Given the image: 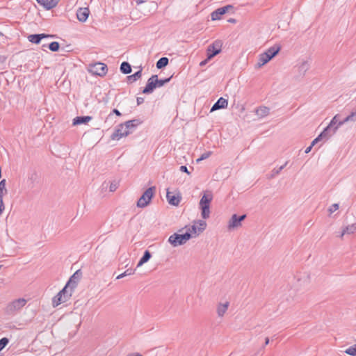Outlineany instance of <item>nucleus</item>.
Here are the masks:
<instances>
[{
	"label": "nucleus",
	"instance_id": "1",
	"mask_svg": "<svg viewBox=\"0 0 356 356\" xmlns=\"http://www.w3.org/2000/svg\"><path fill=\"white\" fill-rule=\"evenodd\" d=\"M213 200L211 192L204 193L200 201V209L203 219H207L210 216V203Z\"/></svg>",
	"mask_w": 356,
	"mask_h": 356
},
{
	"label": "nucleus",
	"instance_id": "2",
	"mask_svg": "<svg viewBox=\"0 0 356 356\" xmlns=\"http://www.w3.org/2000/svg\"><path fill=\"white\" fill-rule=\"evenodd\" d=\"M155 192V186H151L148 188L138 199L137 202V207L140 208H144L147 207L151 202V200L154 197Z\"/></svg>",
	"mask_w": 356,
	"mask_h": 356
},
{
	"label": "nucleus",
	"instance_id": "3",
	"mask_svg": "<svg viewBox=\"0 0 356 356\" xmlns=\"http://www.w3.org/2000/svg\"><path fill=\"white\" fill-rule=\"evenodd\" d=\"M191 237L192 236L190 232H186L182 234L175 233L169 237L168 242L172 246L177 247L186 243Z\"/></svg>",
	"mask_w": 356,
	"mask_h": 356
},
{
	"label": "nucleus",
	"instance_id": "4",
	"mask_svg": "<svg viewBox=\"0 0 356 356\" xmlns=\"http://www.w3.org/2000/svg\"><path fill=\"white\" fill-rule=\"evenodd\" d=\"M72 292L63 287L53 298L52 305L54 307H56L61 303L67 302L72 296Z\"/></svg>",
	"mask_w": 356,
	"mask_h": 356
},
{
	"label": "nucleus",
	"instance_id": "5",
	"mask_svg": "<svg viewBox=\"0 0 356 356\" xmlns=\"http://www.w3.org/2000/svg\"><path fill=\"white\" fill-rule=\"evenodd\" d=\"M81 273L79 270H76L70 278L65 286V289L72 293L73 290L76 287L77 284L81 279Z\"/></svg>",
	"mask_w": 356,
	"mask_h": 356
},
{
	"label": "nucleus",
	"instance_id": "6",
	"mask_svg": "<svg viewBox=\"0 0 356 356\" xmlns=\"http://www.w3.org/2000/svg\"><path fill=\"white\" fill-rule=\"evenodd\" d=\"M245 218V214L240 216H237L236 214H233L229 220L228 229H232L240 227L241 225V222L244 220Z\"/></svg>",
	"mask_w": 356,
	"mask_h": 356
},
{
	"label": "nucleus",
	"instance_id": "7",
	"mask_svg": "<svg viewBox=\"0 0 356 356\" xmlns=\"http://www.w3.org/2000/svg\"><path fill=\"white\" fill-rule=\"evenodd\" d=\"M131 133V131L129 130V129H125V125L124 124H120L118 126V128L115 131V132L111 135V138L113 140L120 139L122 137L127 136L129 134Z\"/></svg>",
	"mask_w": 356,
	"mask_h": 356
},
{
	"label": "nucleus",
	"instance_id": "8",
	"mask_svg": "<svg viewBox=\"0 0 356 356\" xmlns=\"http://www.w3.org/2000/svg\"><path fill=\"white\" fill-rule=\"evenodd\" d=\"M221 51V44L220 42H215L207 48V59H211Z\"/></svg>",
	"mask_w": 356,
	"mask_h": 356
},
{
	"label": "nucleus",
	"instance_id": "9",
	"mask_svg": "<svg viewBox=\"0 0 356 356\" xmlns=\"http://www.w3.org/2000/svg\"><path fill=\"white\" fill-rule=\"evenodd\" d=\"M233 6L227 5L223 7H220L213 12L211 13V17L212 20H218L220 19V17L227 13L229 10L233 9Z\"/></svg>",
	"mask_w": 356,
	"mask_h": 356
},
{
	"label": "nucleus",
	"instance_id": "10",
	"mask_svg": "<svg viewBox=\"0 0 356 356\" xmlns=\"http://www.w3.org/2000/svg\"><path fill=\"white\" fill-rule=\"evenodd\" d=\"M156 88H157V86H156V74H154L150 78L148 79V80L147 81V84L143 90V93L151 94L153 92L154 89Z\"/></svg>",
	"mask_w": 356,
	"mask_h": 356
},
{
	"label": "nucleus",
	"instance_id": "11",
	"mask_svg": "<svg viewBox=\"0 0 356 356\" xmlns=\"http://www.w3.org/2000/svg\"><path fill=\"white\" fill-rule=\"evenodd\" d=\"M90 71L95 74L102 76L107 72V66L104 63H97L92 67Z\"/></svg>",
	"mask_w": 356,
	"mask_h": 356
},
{
	"label": "nucleus",
	"instance_id": "12",
	"mask_svg": "<svg viewBox=\"0 0 356 356\" xmlns=\"http://www.w3.org/2000/svg\"><path fill=\"white\" fill-rule=\"evenodd\" d=\"M26 303L24 298H19L13 301L8 307L10 312L17 311L22 309Z\"/></svg>",
	"mask_w": 356,
	"mask_h": 356
},
{
	"label": "nucleus",
	"instance_id": "13",
	"mask_svg": "<svg viewBox=\"0 0 356 356\" xmlns=\"http://www.w3.org/2000/svg\"><path fill=\"white\" fill-rule=\"evenodd\" d=\"M90 14V10L88 8H80L76 12V17L79 21L84 22L87 20Z\"/></svg>",
	"mask_w": 356,
	"mask_h": 356
},
{
	"label": "nucleus",
	"instance_id": "14",
	"mask_svg": "<svg viewBox=\"0 0 356 356\" xmlns=\"http://www.w3.org/2000/svg\"><path fill=\"white\" fill-rule=\"evenodd\" d=\"M337 131V127L332 128L328 124L323 131L320 134V137H323L324 139L327 140L330 136L334 134Z\"/></svg>",
	"mask_w": 356,
	"mask_h": 356
},
{
	"label": "nucleus",
	"instance_id": "15",
	"mask_svg": "<svg viewBox=\"0 0 356 356\" xmlns=\"http://www.w3.org/2000/svg\"><path fill=\"white\" fill-rule=\"evenodd\" d=\"M166 198L168 203L173 206H178L181 200V197L179 195H175L168 190L167 191Z\"/></svg>",
	"mask_w": 356,
	"mask_h": 356
},
{
	"label": "nucleus",
	"instance_id": "16",
	"mask_svg": "<svg viewBox=\"0 0 356 356\" xmlns=\"http://www.w3.org/2000/svg\"><path fill=\"white\" fill-rule=\"evenodd\" d=\"M227 100L226 99H224L223 97H220L211 107V112H213L220 108H225L227 107Z\"/></svg>",
	"mask_w": 356,
	"mask_h": 356
},
{
	"label": "nucleus",
	"instance_id": "17",
	"mask_svg": "<svg viewBox=\"0 0 356 356\" xmlns=\"http://www.w3.org/2000/svg\"><path fill=\"white\" fill-rule=\"evenodd\" d=\"M37 2L47 10L56 7L58 3V0H37Z\"/></svg>",
	"mask_w": 356,
	"mask_h": 356
},
{
	"label": "nucleus",
	"instance_id": "18",
	"mask_svg": "<svg viewBox=\"0 0 356 356\" xmlns=\"http://www.w3.org/2000/svg\"><path fill=\"white\" fill-rule=\"evenodd\" d=\"M51 37V35L41 33V34H32L29 35L28 39L29 40L34 44H39L42 39Z\"/></svg>",
	"mask_w": 356,
	"mask_h": 356
},
{
	"label": "nucleus",
	"instance_id": "19",
	"mask_svg": "<svg viewBox=\"0 0 356 356\" xmlns=\"http://www.w3.org/2000/svg\"><path fill=\"white\" fill-rule=\"evenodd\" d=\"M143 121L140 119H134L131 120H128L124 122L125 129H129V130L133 131L140 124H142Z\"/></svg>",
	"mask_w": 356,
	"mask_h": 356
},
{
	"label": "nucleus",
	"instance_id": "20",
	"mask_svg": "<svg viewBox=\"0 0 356 356\" xmlns=\"http://www.w3.org/2000/svg\"><path fill=\"white\" fill-rule=\"evenodd\" d=\"M281 47L277 44H275L273 47H270L268 48L266 51L265 54L268 56V57L270 58V60L274 58L280 51Z\"/></svg>",
	"mask_w": 356,
	"mask_h": 356
},
{
	"label": "nucleus",
	"instance_id": "21",
	"mask_svg": "<svg viewBox=\"0 0 356 356\" xmlns=\"http://www.w3.org/2000/svg\"><path fill=\"white\" fill-rule=\"evenodd\" d=\"M92 120L91 116H77L73 119L72 124L74 126L79 125L81 124H87Z\"/></svg>",
	"mask_w": 356,
	"mask_h": 356
},
{
	"label": "nucleus",
	"instance_id": "22",
	"mask_svg": "<svg viewBox=\"0 0 356 356\" xmlns=\"http://www.w3.org/2000/svg\"><path fill=\"white\" fill-rule=\"evenodd\" d=\"M255 113L259 118H262L267 116L270 113V108L267 106H259L255 110Z\"/></svg>",
	"mask_w": 356,
	"mask_h": 356
},
{
	"label": "nucleus",
	"instance_id": "23",
	"mask_svg": "<svg viewBox=\"0 0 356 356\" xmlns=\"http://www.w3.org/2000/svg\"><path fill=\"white\" fill-rule=\"evenodd\" d=\"M229 305V302H225L223 304L220 303L218 305L217 314H218V316L222 317L224 316V314L226 313V312L228 309Z\"/></svg>",
	"mask_w": 356,
	"mask_h": 356
},
{
	"label": "nucleus",
	"instance_id": "24",
	"mask_svg": "<svg viewBox=\"0 0 356 356\" xmlns=\"http://www.w3.org/2000/svg\"><path fill=\"white\" fill-rule=\"evenodd\" d=\"M309 63L308 61H303L302 62L298 67V70L299 74L303 76H305V73L308 71L309 69Z\"/></svg>",
	"mask_w": 356,
	"mask_h": 356
},
{
	"label": "nucleus",
	"instance_id": "25",
	"mask_svg": "<svg viewBox=\"0 0 356 356\" xmlns=\"http://www.w3.org/2000/svg\"><path fill=\"white\" fill-rule=\"evenodd\" d=\"M356 232V224H352L346 226L342 231L340 237L342 238L345 234H351Z\"/></svg>",
	"mask_w": 356,
	"mask_h": 356
},
{
	"label": "nucleus",
	"instance_id": "26",
	"mask_svg": "<svg viewBox=\"0 0 356 356\" xmlns=\"http://www.w3.org/2000/svg\"><path fill=\"white\" fill-rule=\"evenodd\" d=\"M152 257V254L149 250H145L143 257L140 258L139 262L138 263L137 267H139L143 265L145 263L147 262Z\"/></svg>",
	"mask_w": 356,
	"mask_h": 356
},
{
	"label": "nucleus",
	"instance_id": "27",
	"mask_svg": "<svg viewBox=\"0 0 356 356\" xmlns=\"http://www.w3.org/2000/svg\"><path fill=\"white\" fill-rule=\"evenodd\" d=\"M141 76H142V68H140L138 71L135 72L134 74L128 76L127 77V82L133 83V82L137 81L138 79H139L141 77Z\"/></svg>",
	"mask_w": 356,
	"mask_h": 356
},
{
	"label": "nucleus",
	"instance_id": "28",
	"mask_svg": "<svg viewBox=\"0 0 356 356\" xmlns=\"http://www.w3.org/2000/svg\"><path fill=\"white\" fill-rule=\"evenodd\" d=\"M120 69L121 72L124 74H128L131 72V66L128 62L126 61H124L121 63Z\"/></svg>",
	"mask_w": 356,
	"mask_h": 356
},
{
	"label": "nucleus",
	"instance_id": "29",
	"mask_svg": "<svg viewBox=\"0 0 356 356\" xmlns=\"http://www.w3.org/2000/svg\"><path fill=\"white\" fill-rule=\"evenodd\" d=\"M39 176L36 172H33L28 176V181L30 182L31 187H33L35 184L38 183Z\"/></svg>",
	"mask_w": 356,
	"mask_h": 356
},
{
	"label": "nucleus",
	"instance_id": "30",
	"mask_svg": "<svg viewBox=\"0 0 356 356\" xmlns=\"http://www.w3.org/2000/svg\"><path fill=\"white\" fill-rule=\"evenodd\" d=\"M270 60V58L264 53L259 55L257 65L261 67Z\"/></svg>",
	"mask_w": 356,
	"mask_h": 356
},
{
	"label": "nucleus",
	"instance_id": "31",
	"mask_svg": "<svg viewBox=\"0 0 356 356\" xmlns=\"http://www.w3.org/2000/svg\"><path fill=\"white\" fill-rule=\"evenodd\" d=\"M356 121V110L355 111L351 112L346 118L342 120L341 122H339V124H343L346 122H355Z\"/></svg>",
	"mask_w": 356,
	"mask_h": 356
},
{
	"label": "nucleus",
	"instance_id": "32",
	"mask_svg": "<svg viewBox=\"0 0 356 356\" xmlns=\"http://www.w3.org/2000/svg\"><path fill=\"white\" fill-rule=\"evenodd\" d=\"M169 63V60L167 57L161 58L156 64V66L158 69H162L168 65Z\"/></svg>",
	"mask_w": 356,
	"mask_h": 356
},
{
	"label": "nucleus",
	"instance_id": "33",
	"mask_svg": "<svg viewBox=\"0 0 356 356\" xmlns=\"http://www.w3.org/2000/svg\"><path fill=\"white\" fill-rule=\"evenodd\" d=\"M341 121H342V120H341L339 119V115H336L331 120V121L329 124L330 127H332V128H334V127H337V129H338L339 127L342 125V124H339V122H341Z\"/></svg>",
	"mask_w": 356,
	"mask_h": 356
},
{
	"label": "nucleus",
	"instance_id": "34",
	"mask_svg": "<svg viewBox=\"0 0 356 356\" xmlns=\"http://www.w3.org/2000/svg\"><path fill=\"white\" fill-rule=\"evenodd\" d=\"M288 161H286L283 165L280 166L278 169H273L271 172L270 175L268 176V179H273L277 175L280 173V172L286 167Z\"/></svg>",
	"mask_w": 356,
	"mask_h": 356
},
{
	"label": "nucleus",
	"instance_id": "35",
	"mask_svg": "<svg viewBox=\"0 0 356 356\" xmlns=\"http://www.w3.org/2000/svg\"><path fill=\"white\" fill-rule=\"evenodd\" d=\"M6 181L5 179L0 181V197H3V196L7 193L8 191L6 188Z\"/></svg>",
	"mask_w": 356,
	"mask_h": 356
},
{
	"label": "nucleus",
	"instance_id": "36",
	"mask_svg": "<svg viewBox=\"0 0 356 356\" xmlns=\"http://www.w3.org/2000/svg\"><path fill=\"white\" fill-rule=\"evenodd\" d=\"M172 77V76H171L168 78L164 79H159L158 76L156 75V82L157 88H160V87L164 86L165 83L170 82Z\"/></svg>",
	"mask_w": 356,
	"mask_h": 356
},
{
	"label": "nucleus",
	"instance_id": "37",
	"mask_svg": "<svg viewBox=\"0 0 356 356\" xmlns=\"http://www.w3.org/2000/svg\"><path fill=\"white\" fill-rule=\"evenodd\" d=\"M195 225H197V227L198 228L199 233L202 232L206 229V227H207L206 222L202 220H197V222H195Z\"/></svg>",
	"mask_w": 356,
	"mask_h": 356
},
{
	"label": "nucleus",
	"instance_id": "38",
	"mask_svg": "<svg viewBox=\"0 0 356 356\" xmlns=\"http://www.w3.org/2000/svg\"><path fill=\"white\" fill-rule=\"evenodd\" d=\"M344 353L350 356H356V344L347 348Z\"/></svg>",
	"mask_w": 356,
	"mask_h": 356
},
{
	"label": "nucleus",
	"instance_id": "39",
	"mask_svg": "<svg viewBox=\"0 0 356 356\" xmlns=\"http://www.w3.org/2000/svg\"><path fill=\"white\" fill-rule=\"evenodd\" d=\"M59 48H60V44L58 42H51L49 44V49L51 51H58Z\"/></svg>",
	"mask_w": 356,
	"mask_h": 356
},
{
	"label": "nucleus",
	"instance_id": "40",
	"mask_svg": "<svg viewBox=\"0 0 356 356\" xmlns=\"http://www.w3.org/2000/svg\"><path fill=\"white\" fill-rule=\"evenodd\" d=\"M134 272H135L134 270L127 269L123 273H121L120 275L117 276L116 279L119 280V279L123 278L125 276L133 275L134 273Z\"/></svg>",
	"mask_w": 356,
	"mask_h": 356
},
{
	"label": "nucleus",
	"instance_id": "41",
	"mask_svg": "<svg viewBox=\"0 0 356 356\" xmlns=\"http://www.w3.org/2000/svg\"><path fill=\"white\" fill-rule=\"evenodd\" d=\"M186 232H190L191 235L193 234L195 236H197L200 234L198 232V228L196 225H193L190 227Z\"/></svg>",
	"mask_w": 356,
	"mask_h": 356
},
{
	"label": "nucleus",
	"instance_id": "42",
	"mask_svg": "<svg viewBox=\"0 0 356 356\" xmlns=\"http://www.w3.org/2000/svg\"><path fill=\"white\" fill-rule=\"evenodd\" d=\"M9 340L6 337H3L0 339V352L7 346Z\"/></svg>",
	"mask_w": 356,
	"mask_h": 356
},
{
	"label": "nucleus",
	"instance_id": "43",
	"mask_svg": "<svg viewBox=\"0 0 356 356\" xmlns=\"http://www.w3.org/2000/svg\"><path fill=\"white\" fill-rule=\"evenodd\" d=\"M211 154V152H207L202 154V156L197 159V162H200V161H202L204 159H206L209 158Z\"/></svg>",
	"mask_w": 356,
	"mask_h": 356
},
{
	"label": "nucleus",
	"instance_id": "44",
	"mask_svg": "<svg viewBox=\"0 0 356 356\" xmlns=\"http://www.w3.org/2000/svg\"><path fill=\"white\" fill-rule=\"evenodd\" d=\"M118 184L117 182L115 181H113L111 184L110 185V187H109V190L111 192H114L116 191V189L118 188Z\"/></svg>",
	"mask_w": 356,
	"mask_h": 356
},
{
	"label": "nucleus",
	"instance_id": "45",
	"mask_svg": "<svg viewBox=\"0 0 356 356\" xmlns=\"http://www.w3.org/2000/svg\"><path fill=\"white\" fill-rule=\"evenodd\" d=\"M339 209V204H333L329 209V211L330 213H332L335 211H337Z\"/></svg>",
	"mask_w": 356,
	"mask_h": 356
},
{
	"label": "nucleus",
	"instance_id": "46",
	"mask_svg": "<svg viewBox=\"0 0 356 356\" xmlns=\"http://www.w3.org/2000/svg\"><path fill=\"white\" fill-rule=\"evenodd\" d=\"M4 209H5V205L3 203V197H0V216H1Z\"/></svg>",
	"mask_w": 356,
	"mask_h": 356
},
{
	"label": "nucleus",
	"instance_id": "47",
	"mask_svg": "<svg viewBox=\"0 0 356 356\" xmlns=\"http://www.w3.org/2000/svg\"><path fill=\"white\" fill-rule=\"evenodd\" d=\"M324 139L323 137H320V134L312 142V146H314L318 141Z\"/></svg>",
	"mask_w": 356,
	"mask_h": 356
},
{
	"label": "nucleus",
	"instance_id": "48",
	"mask_svg": "<svg viewBox=\"0 0 356 356\" xmlns=\"http://www.w3.org/2000/svg\"><path fill=\"white\" fill-rule=\"evenodd\" d=\"M180 171L186 172L188 175H191V172L188 171V168L186 165H181L180 167Z\"/></svg>",
	"mask_w": 356,
	"mask_h": 356
},
{
	"label": "nucleus",
	"instance_id": "49",
	"mask_svg": "<svg viewBox=\"0 0 356 356\" xmlns=\"http://www.w3.org/2000/svg\"><path fill=\"white\" fill-rule=\"evenodd\" d=\"M136 102H137L138 105H140L141 104H143L144 102V98L138 97L136 99Z\"/></svg>",
	"mask_w": 356,
	"mask_h": 356
},
{
	"label": "nucleus",
	"instance_id": "50",
	"mask_svg": "<svg viewBox=\"0 0 356 356\" xmlns=\"http://www.w3.org/2000/svg\"><path fill=\"white\" fill-rule=\"evenodd\" d=\"M6 56H4L3 55H0V65L3 64L6 62Z\"/></svg>",
	"mask_w": 356,
	"mask_h": 356
},
{
	"label": "nucleus",
	"instance_id": "51",
	"mask_svg": "<svg viewBox=\"0 0 356 356\" xmlns=\"http://www.w3.org/2000/svg\"><path fill=\"white\" fill-rule=\"evenodd\" d=\"M113 113H115L118 116H121L122 115L121 113L118 109H116V108H114L113 110Z\"/></svg>",
	"mask_w": 356,
	"mask_h": 356
},
{
	"label": "nucleus",
	"instance_id": "52",
	"mask_svg": "<svg viewBox=\"0 0 356 356\" xmlns=\"http://www.w3.org/2000/svg\"><path fill=\"white\" fill-rule=\"evenodd\" d=\"M312 147H313V146H312V145H310L308 147L306 148L305 153L308 154L312 150Z\"/></svg>",
	"mask_w": 356,
	"mask_h": 356
},
{
	"label": "nucleus",
	"instance_id": "53",
	"mask_svg": "<svg viewBox=\"0 0 356 356\" xmlns=\"http://www.w3.org/2000/svg\"><path fill=\"white\" fill-rule=\"evenodd\" d=\"M227 22H230V23H236V20L235 19L230 18V19H227Z\"/></svg>",
	"mask_w": 356,
	"mask_h": 356
},
{
	"label": "nucleus",
	"instance_id": "54",
	"mask_svg": "<svg viewBox=\"0 0 356 356\" xmlns=\"http://www.w3.org/2000/svg\"><path fill=\"white\" fill-rule=\"evenodd\" d=\"M209 60V59H207V58L206 60H204L202 61V62L200 63V65H201V66L204 65L207 63V60Z\"/></svg>",
	"mask_w": 356,
	"mask_h": 356
},
{
	"label": "nucleus",
	"instance_id": "55",
	"mask_svg": "<svg viewBox=\"0 0 356 356\" xmlns=\"http://www.w3.org/2000/svg\"><path fill=\"white\" fill-rule=\"evenodd\" d=\"M268 343H269V339H268V337H266V338L265 339V343H264V346H267Z\"/></svg>",
	"mask_w": 356,
	"mask_h": 356
},
{
	"label": "nucleus",
	"instance_id": "56",
	"mask_svg": "<svg viewBox=\"0 0 356 356\" xmlns=\"http://www.w3.org/2000/svg\"><path fill=\"white\" fill-rule=\"evenodd\" d=\"M144 1H145V0H136V3H137L138 4H139V3H143Z\"/></svg>",
	"mask_w": 356,
	"mask_h": 356
},
{
	"label": "nucleus",
	"instance_id": "57",
	"mask_svg": "<svg viewBox=\"0 0 356 356\" xmlns=\"http://www.w3.org/2000/svg\"><path fill=\"white\" fill-rule=\"evenodd\" d=\"M1 267H2V266H1V265H0V269L1 268Z\"/></svg>",
	"mask_w": 356,
	"mask_h": 356
}]
</instances>
